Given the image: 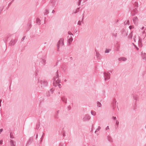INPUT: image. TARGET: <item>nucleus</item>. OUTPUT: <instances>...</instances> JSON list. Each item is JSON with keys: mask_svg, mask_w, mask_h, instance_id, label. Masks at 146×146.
Instances as JSON below:
<instances>
[{"mask_svg": "<svg viewBox=\"0 0 146 146\" xmlns=\"http://www.w3.org/2000/svg\"><path fill=\"white\" fill-rule=\"evenodd\" d=\"M56 76L54 77L53 79V86L55 87H56L57 86H58L60 88H61L62 86L60 83V81L59 80L58 78L59 75L58 74V70H57L56 72Z\"/></svg>", "mask_w": 146, "mask_h": 146, "instance_id": "obj_1", "label": "nucleus"}, {"mask_svg": "<svg viewBox=\"0 0 146 146\" xmlns=\"http://www.w3.org/2000/svg\"><path fill=\"white\" fill-rule=\"evenodd\" d=\"M137 37V34L136 33L133 32V31H131V33L129 35L128 38L130 39L133 38L134 42H136V37Z\"/></svg>", "mask_w": 146, "mask_h": 146, "instance_id": "obj_2", "label": "nucleus"}, {"mask_svg": "<svg viewBox=\"0 0 146 146\" xmlns=\"http://www.w3.org/2000/svg\"><path fill=\"white\" fill-rule=\"evenodd\" d=\"M58 94L59 95H60V96H61V99L62 101L64 102L65 104H66L67 103V99L66 97L64 96V92H58Z\"/></svg>", "mask_w": 146, "mask_h": 146, "instance_id": "obj_3", "label": "nucleus"}, {"mask_svg": "<svg viewBox=\"0 0 146 146\" xmlns=\"http://www.w3.org/2000/svg\"><path fill=\"white\" fill-rule=\"evenodd\" d=\"M40 83L41 84V87L43 88L47 86L48 85V82L46 80H41Z\"/></svg>", "mask_w": 146, "mask_h": 146, "instance_id": "obj_4", "label": "nucleus"}, {"mask_svg": "<svg viewBox=\"0 0 146 146\" xmlns=\"http://www.w3.org/2000/svg\"><path fill=\"white\" fill-rule=\"evenodd\" d=\"M110 72H104V80L105 81L108 80L110 78Z\"/></svg>", "mask_w": 146, "mask_h": 146, "instance_id": "obj_5", "label": "nucleus"}, {"mask_svg": "<svg viewBox=\"0 0 146 146\" xmlns=\"http://www.w3.org/2000/svg\"><path fill=\"white\" fill-rule=\"evenodd\" d=\"M46 57L45 56L42 57L41 59V60L40 61V64H41V66H43L46 64Z\"/></svg>", "mask_w": 146, "mask_h": 146, "instance_id": "obj_6", "label": "nucleus"}, {"mask_svg": "<svg viewBox=\"0 0 146 146\" xmlns=\"http://www.w3.org/2000/svg\"><path fill=\"white\" fill-rule=\"evenodd\" d=\"M91 118V117L88 114L85 115L83 118L82 120L84 121H88Z\"/></svg>", "mask_w": 146, "mask_h": 146, "instance_id": "obj_7", "label": "nucleus"}, {"mask_svg": "<svg viewBox=\"0 0 146 146\" xmlns=\"http://www.w3.org/2000/svg\"><path fill=\"white\" fill-rule=\"evenodd\" d=\"M17 41V38H15V39H12L9 43V45L10 46L14 45Z\"/></svg>", "mask_w": 146, "mask_h": 146, "instance_id": "obj_8", "label": "nucleus"}, {"mask_svg": "<svg viewBox=\"0 0 146 146\" xmlns=\"http://www.w3.org/2000/svg\"><path fill=\"white\" fill-rule=\"evenodd\" d=\"M33 137H30L27 141V143L26 144V146H29V145H30L33 141Z\"/></svg>", "mask_w": 146, "mask_h": 146, "instance_id": "obj_9", "label": "nucleus"}, {"mask_svg": "<svg viewBox=\"0 0 146 146\" xmlns=\"http://www.w3.org/2000/svg\"><path fill=\"white\" fill-rule=\"evenodd\" d=\"M57 44L61 46L64 45V38H60L58 41Z\"/></svg>", "mask_w": 146, "mask_h": 146, "instance_id": "obj_10", "label": "nucleus"}, {"mask_svg": "<svg viewBox=\"0 0 146 146\" xmlns=\"http://www.w3.org/2000/svg\"><path fill=\"white\" fill-rule=\"evenodd\" d=\"M132 20L133 23L135 25H137L138 24L139 20L137 17L136 16L133 17Z\"/></svg>", "mask_w": 146, "mask_h": 146, "instance_id": "obj_11", "label": "nucleus"}, {"mask_svg": "<svg viewBox=\"0 0 146 146\" xmlns=\"http://www.w3.org/2000/svg\"><path fill=\"white\" fill-rule=\"evenodd\" d=\"M138 10L137 8H135L133 10L132 12V16H135L136 14H137L138 13Z\"/></svg>", "mask_w": 146, "mask_h": 146, "instance_id": "obj_12", "label": "nucleus"}, {"mask_svg": "<svg viewBox=\"0 0 146 146\" xmlns=\"http://www.w3.org/2000/svg\"><path fill=\"white\" fill-rule=\"evenodd\" d=\"M68 42L69 45H70L71 43L73 40V38L72 36V35L70 36H68Z\"/></svg>", "mask_w": 146, "mask_h": 146, "instance_id": "obj_13", "label": "nucleus"}, {"mask_svg": "<svg viewBox=\"0 0 146 146\" xmlns=\"http://www.w3.org/2000/svg\"><path fill=\"white\" fill-rule=\"evenodd\" d=\"M141 56L142 59L143 60H146V53L142 52L141 53Z\"/></svg>", "mask_w": 146, "mask_h": 146, "instance_id": "obj_14", "label": "nucleus"}, {"mask_svg": "<svg viewBox=\"0 0 146 146\" xmlns=\"http://www.w3.org/2000/svg\"><path fill=\"white\" fill-rule=\"evenodd\" d=\"M59 110H58L55 113L54 115V117L55 119H58L59 118Z\"/></svg>", "mask_w": 146, "mask_h": 146, "instance_id": "obj_15", "label": "nucleus"}, {"mask_svg": "<svg viewBox=\"0 0 146 146\" xmlns=\"http://www.w3.org/2000/svg\"><path fill=\"white\" fill-rule=\"evenodd\" d=\"M116 102L117 101H116V100L115 99H114L113 100V102L111 103L112 106L114 108L116 107Z\"/></svg>", "mask_w": 146, "mask_h": 146, "instance_id": "obj_16", "label": "nucleus"}, {"mask_svg": "<svg viewBox=\"0 0 146 146\" xmlns=\"http://www.w3.org/2000/svg\"><path fill=\"white\" fill-rule=\"evenodd\" d=\"M121 33L125 36H127L128 35V32L126 31V29H124L122 30Z\"/></svg>", "mask_w": 146, "mask_h": 146, "instance_id": "obj_17", "label": "nucleus"}, {"mask_svg": "<svg viewBox=\"0 0 146 146\" xmlns=\"http://www.w3.org/2000/svg\"><path fill=\"white\" fill-rule=\"evenodd\" d=\"M10 146H15L16 145L15 142L13 140L11 139L10 141Z\"/></svg>", "mask_w": 146, "mask_h": 146, "instance_id": "obj_18", "label": "nucleus"}, {"mask_svg": "<svg viewBox=\"0 0 146 146\" xmlns=\"http://www.w3.org/2000/svg\"><path fill=\"white\" fill-rule=\"evenodd\" d=\"M96 56L98 60H101V56L100 54L98 52H96Z\"/></svg>", "mask_w": 146, "mask_h": 146, "instance_id": "obj_19", "label": "nucleus"}, {"mask_svg": "<svg viewBox=\"0 0 146 146\" xmlns=\"http://www.w3.org/2000/svg\"><path fill=\"white\" fill-rule=\"evenodd\" d=\"M119 61L121 62L122 61H125L127 60V59L124 57H121L118 59Z\"/></svg>", "mask_w": 146, "mask_h": 146, "instance_id": "obj_20", "label": "nucleus"}, {"mask_svg": "<svg viewBox=\"0 0 146 146\" xmlns=\"http://www.w3.org/2000/svg\"><path fill=\"white\" fill-rule=\"evenodd\" d=\"M107 138L110 142L111 143L113 142V139L110 136L108 135L107 137Z\"/></svg>", "mask_w": 146, "mask_h": 146, "instance_id": "obj_21", "label": "nucleus"}, {"mask_svg": "<svg viewBox=\"0 0 146 146\" xmlns=\"http://www.w3.org/2000/svg\"><path fill=\"white\" fill-rule=\"evenodd\" d=\"M138 95L136 94H134L133 95V98L134 100L135 101H138L139 100V98Z\"/></svg>", "mask_w": 146, "mask_h": 146, "instance_id": "obj_22", "label": "nucleus"}, {"mask_svg": "<svg viewBox=\"0 0 146 146\" xmlns=\"http://www.w3.org/2000/svg\"><path fill=\"white\" fill-rule=\"evenodd\" d=\"M61 68L63 71L65 72L67 70V66L66 65H62V66Z\"/></svg>", "mask_w": 146, "mask_h": 146, "instance_id": "obj_23", "label": "nucleus"}, {"mask_svg": "<svg viewBox=\"0 0 146 146\" xmlns=\"http://www.w3.org/2000/svg\"><path fill=\"white\" fill-rule=\"evenodd\" d=\"M56 0H50V3L52 6H54L56 4Z\"/></svg>", "mask_w": 146, "mask_h": 146, "instance_id": "obj_24", "label": "nucleus"}, {"mask_svg": "<svg viewBox=\"0 0 146 146\" xmlns=\"http://www.w3.org/2000/svg\"><path fill=\"white\" fill-rule=\"evenodd\" d=\"M49 10L47 9H46L45 10L44 12V15H47L49 13Z\"/></svg>", "mask_w": 146, "mask_h": 146, "instance_id": "obj_25", "label": "nucleus"}, {"mask_svg": "<svg viewBox=\"0 0 146 146\" xmlns=\"http://www.w3.org/2000/svg\"><path fill=\"white\" fill-rule=\"evenodd\" d=\"M112 35L113 36L116 37L117 35V32L114 31L112 33Z\"/></svg>", "mask_w": 146, "mask_h": 146, "instance_id": "obj_26", "label": "nucleus"}, {"mask_svg": "<svg viewBox=\"0 0 146 146\" xmlns=\"http://www.w3.org/2000/svg\"><path fill=\"white\" fill-rule=\"evenodd\" d=\"M84 14H83V17H82V21H79L78 23V25H81V23L83 21V19H84Z\"/></svg>", "mask_w": 146, "mask_h": 146, "instance_id": "obj_27", "label": "nucleus"}, {"mask_svg": "<svg viewBox=\"0 0 146 146\" xmlns=\"http://www.w3.org/2000/svg\"><path fill=\"white\" fill-rule=\"evenodd\" d=\"M133 6L137 8L138 7V3L137 1H135L133 4Z\"/></svg>", "mask_w": 146, "mask_h": 146, "instance_id": "obj_28", "label": "nucleus"}, {"mask_svg": "<svg viewBox=\"0 0 146 146\" xmlns=\"http://www.w3.org/2000/svg\"><path fill=\"white\" fill-rule=\"evenodd\" d=\"M36 23L38 25L40 24V20L38 18H37L36 19Z\"/></svg>", "mask_w": 146, "mask_h": 146, "instance_id": "obj_29", "label": "nucleus"}, {"mask_svg": "<svg viewBox=\"0 0 146 146\" xmlns=\"http://www.w3.org/2000/svg\"><path fill=\"white\" fill-rule=\"evenodd\" d=\"M111 51V49L110 48H106L105 51V53H108Z\"/></svg>", "mask_w": 146, "mask_h": 146, "instance_id": "obj_30", "label": "nucleus"}, {"mask_svg": "<svg viewBox=\"0 0 146 146\" xmlns=\"http://www.w3.org/2000/svg\"><path fill=\"white\" fill-rule=\"evenodd\" d=\"M40 123L39 122H38V123H37L36 126V129L38 130L39 128L40 127Z\"/></svg>", "mask_w": 146, "mask_h": 146, "instance_id": "obj_31", "label": "nucleus"}, {"mask_svg": "<svg viewBox=\"0 0 146 146\" xmlns=\"http://www.w3.org/2000/svg\"><path fill=\"white\" fill-rule=\"evenodd\" d=\"M54 90V89L53 88H52L51 89L50 91H48V92H50V94H52L53 93Z\"/></svg>", "mask_w": 146, "mask_h": 146, "instance_id": "obj_32", "label": "nucleus"}, {"mask_svg": "<svg viewBox=\"0 0 146 146\" xmlns=\"http://www.w3.org/2000/svg\"><path fill=\"white\" fill-rule=\"evenodd\" d=\"M97 107H102V105L101 104L100 102H99L98 101L97 102Z\"/></svg>", "mask_w": 146, "mask_h": 146, "instance_id": "obj_33", "label": "nucleus"}, {"mask_svg": "<svg viewBox=\"0 0 146 146\" xmlns=\"http://www.w3.org/2000/svg\"><path fill=\"white\" fill-rule=\"evenodd\" d=\"M91 113L92 115L93 116H95L96 115V112L95 111H94L93 110H92L91 111Z\"/></svg>", "mask_w": 146, "mask_h": 146, "instance_id": "obj_34", "label": "nucleus"}, {"mask_svg": "<svg viewBox=\"0 0 146 146\" xmlns=\"http://www.w3.org/2000/svg\"><path fill=\"white\" fill-rule=\"evenodd\" d=\"M50 92H48V91L45 94V96L47 97H49L50 96Z\"/></svg>", "mask_w": 146, "mask_h": 146, "instance_id": "obj_35", "label": "nucleus"}, {"mask_svg": "<svg viewBox=\"0 0 146 146\" xmlns=\"http://www.w3.org/2000/svg\"><path fill=\"white\" fill-rule=\"evenodd\" d=\"M32 26L31 23V22L30 21L27 24V27H29L31 28Z\"/></svg>", "mask_w": 146, "mask_h": 146, "instance_id": "obj_36", "label": "nucleus"}, {"mask_svg": "<svg viewBox=\"0 0 146 146\" xmlns=\"http://www.w3.org/2000/svg\"><path fill=\"white\" fill-rule=\"evenodd\" d=\"M101 127L100 126H99L98 127V128L96 129V130L95 131V133H96V132L99 131V130H100L101 129Z\"/></svg>", "mask_w": 146, "mask_h": 146, "instance_id": "obj_37", "label": "nucleus"}, {"mask_svg": "<svg viewBox=\"0 0 146 146\" xmlns=\"http://www.w3.org/2000/svg\"><path fill=\"white\" fill-rule=\"evenodd\" d=\"M120 47V45L118 44L116 46V51H118L119 50Z\"/></svg>", "mask_w": 146, "mask_h": 146, "instance_id": "obj_38", "label": "nucleus"}, {"mask_svg": "<svg viewBox=\"0 0 146 146\" xmlns=\"http://www.w3.org/2000/svg\"><path fill=\"white\" fill-rule=\"evenodd\" d=\"M125 22H125V24H127L128 25H130V23L129 20H127L126 21V23H125Z\"/></svg>", "mask_w": 146, "mask_h": 146, "instance_id": "obj_39", "label": "nucleus"}, {"mask_svg": "<svg viewBox=\"0 0 146 146\" xmlns=\"http://www.w3.org/2000/svg\"><path fill=\"white\" fill-rule=\"evenodd\" d=\"M129 28L131 30L132 29H134V27L133 25H130L129 26Z\"/></svg>", "mask_w": 146, "mask_h": 146, "instance_id": "obj_40", "label": "nucleus"}, {"mask_svg": "<svg viewBox=\"0 0 146 146\" xmlns=\"http://www.w3.org/2000/svg\"><path fill=\"white\" fill-rule=\"evenodd\" d=\"M68 35H70V36L72 35V36H73V34L70 31L68 32Z\"/></svg>", "mask_w": 146, "mask_h": 146, "instance_id": "obj_41", "label": "nucleus"}, {"mask_svg": "<svg viewBox=\"0 0 146 146\" xmlns=\"http://www.w3.org/2000/svg\"><path fill=\"white\" fill-rule=\"evenodd\" d=\"M10 137L11 139H13L14 138V136L11 133H10Z\"/></svg>", "mask_w": 146, "mask_h": 146, "instance_id": "obj_42", "label": "nucleus"}, {"mask_svg": "<svg viewBox=\"0 0 146 146\" xmlns=\"http://www.w3.org/2000/svg\"><path fill=\"white\" fill-rule=\"evenodd\" d=\"M44 134V133H43V135L41 136V137L40 138V142H41L42 141L43 139V135Z\"/></svg>", "mask_w": 146, "mask_h": 146, "instance_id": "obj_43", "label": "nucleus"}, {"mask_svg": "<svg viewBox=\"0 0 146 146\" xmlns=\"http://www.w3.org/2000/svg\"><path fill=\"white\" fill-rule=\"evenodd\" d=\"M60 45H59L57 44V51H59V48H60Z\"/></svg>", "mask_w": 146, "mask_h": 146, "instance_id": "obj_44", "label": "nucleus"}, {"mask_svg": "<svg viewBox=\"0 0 146 146\" xmlns=\"http://www.w3.org/2000/svg\"><path fill=\"white\" fill-rule=\"evenodd\" d=\"M80 9V7H79V8H78L76 9V11L75 12V13H77L79 11Z\"/></svg>", "mask_w": 146, "mask_h": 146, "instance_id": "obj_45", "label": "nucleus"}, {"mask_svg": "<svg viewBox=\"0 0 146 146\" xmlns=\"http://www.w3.org/2000/svg\"><path fill=\"white\" fill-rule=\"evenodd\" d=\"M115 124L117 125H118L119 124V122L117 120H116L115 122Z\"/></svg>", "mask_w": 146, "mask_h": 146, "instance_id": "obj_46", "label": "nucleus"}, {"mask_svg": "<svg viewBox=\"0 0 146 146\" xmlns=\"http://www.w3.org/2000/svg\"><path fill=\"white\" fill-rule=\"evenodd\" d=\"M25 36H23V37L22 38V39H21V41H23L25 39Z\"/></svg>", "mask_w": 146, "mask_h": 146, "instance_id": "obj_47", "label": "nucleus"}, {"mask_svg": "<svg viewBox=\"0 0 146 146\" xmlns=\"http://www.w3.org/2000/svg\"><path fill=\"white\" fill-rule=\"evenodd\" d=\"M31 28L28 27L26 30V32L28 31Z\"/></svg>", "mask_w": 146, "mask_h": 146, "instance_id": "obj_48", "label": "nucleus"}, {"mask_svg": "<svg viewBox=\"0 0 146 146\" xmlns=\"http://www.w3.org/2000/svg\"><path fill=\"white\" fill-rule=\"evenodd\" d=\"M146 33V29H145L143 32V34Z\"/></svg>", "mask_w": 146, "mask_h": 146, "instance_id": "obj_49", "label": "nucleus"}, {"mask_svg": "<svg viewBox=\"0 0 146 146\" xmlns=\"http://www.w3.org/2000/svg\"><path fill=\"white\" fill-rule=\"evenodd\" d=\"M81 2V0H79V2H78V5H80Z\"/></svg>", "mask_w": 146, "mask_h": 146, "instance_id": "obj_50", "label": "nucleus"}, {"mask_svg": "<svg viewBox=\"0 0 146 146\" xmlns=\"http://www.w3.org/2000/svg\"><path fill=\"white\" fill-rule=\"evenodd\" d=\"M109 129V126H107V127H106V130H108Z\"/></svg>", "mask_w": 146, "mask_h": 146, "instance_id": "obj_51", "label": "nucleus"}, {"mask_svg": "<svg viewBox=\"0 0 146 146\" xmlns=\"http://www.w3.org/2000/svg\"><path fill=\"white\" fill-rule=\"evenodd\" d=\"M67 108H68V110H70L71 109V107H70V105L68 106Z\"/></svg>", "mask_w": 146, "mask_h": 146, "instance_id": "obj_52", "label": "nucleus"}, {"mask_svg": "<svg viewBox=\"0 0 146 146\" xmlns=\"http://www.w3.org/2000/svg\"><path fill=\"white\" fill-rule=\"evenodd\" d=\"M12 3V2H11L9 3L8 5V8H9V7L11 5Z\"/></svg>", "mask_w": 146, "mask_h": 146, "instance_id": "obj_53", "label": "nucleus"}, {"mask_svg": "<svg viewBox=\"0 0 146 146\" xmlns=\"http://www.w3.org/2000/svg\"><path fill=\"white\" fill-rule=\"evenodd\" d=\"M112 118L114 120H115L116 119V117L113 116L112 117Z\"/></svg>", "mask_w": 146, "mask_h": 146, "instance_id": "obj_54", "label": "nucleus"}, {"mask_svg": "<svg viewBox=\"0 0 146 146\" xmlns=\"http://www.w3.org/2000/svg\"><path fill=\"white\" fill-rule=\"evenodd\" d=\"M118 125H117L115 127V129L116 130H117L118 129Z\"/></svg>", "mask_w": 146, "mask_h": 146, "instance_id": "obj_55", "label": "nucleus"}, {"mask_svg": "<svg viewBox=\"0 0 146 146\" xmlns=\"http://www.w3.org/2000/svg\"><path fill=\"white\" fill-rule=\"evenodd\" d=\"M3 140H0V144H2V143H3Z\"/></svg>", "mask_w": 146, "mask_h": 146, "instance_id": "obj_56", "label": "nucleus"}, {"mask_svg": "<svg viewBox=\"0 0 146 146\" xmlns=\"http://www.w3.org/2000/svg\"><path fill=\"white\" fill-rule=\"evenodd\" d=\"M3 129H0V133L3 131Z\"/></svg>", "mask_w": 146, "mask_h": 146, "instance_id": "obj_57", "label": "nucleus"}, {"mask_svg": "<svg viewBox=\"0 0 146 146\" xmlns=\"http://www.w3.org/2000/svg\"><path fill=\"white\" fill-rule=\"evenodd\" d=\"M38 134L36 133V139H37L38 138Z\"/></svg>", "mask_w": 146, "mask_h": 146, "instance_id": "obj_58", "label": "nucleus"}, {"mask_svg": "<svg viewBox=\"0 0 146 146\" xmlns=\"http://www.w3.org/2000/svg\"><path fill=\"white\" fill-rule=\"evenodd\" d=\"M72 57H70V58H69V60H72Z\"/></svg>", "mask_w": 146, "mask_h": 146, "instance_id": "obj_59", "label": "nucleus"}, {"mask_svg": "<svg viewBox=\"0 0 146 146\" xmlns=\"http://www.w3.org/2000/svg\"><path fill=\"white\" fill-rule=\"evenodd\" d=\"M55 12V11H54V10H53L52 13H54Z\"/></svg>", "mask_w": 146, "mask_h": 146, "instance_id": "obj_60", "label": "nucleus"}, {"mask_svg": "<svg viewBox=\"0 0 146 146\" xmlns=\"http://www.w3.org/2000/svg\"><path fill=\"white\" fill-rule=\"evenodd\" d=\"M145 29V27H142L141 28V29L142 30H143L144 29Z\"/></svg>", "mask_w": 146, "mask_h": 146, "instance_id": "obj_61", "label": "nucleus"}, {"mask_svg": "<svg viewBox=\"0 0 146 146\" xmlns=\"http://www.w3.org/2000/svg\"><path fill=\"white\" fill-rule=\"evenodd\" d=\"M132 44L134 46V47H135L136 46L133 43H132Z\"/></svg>", "mask_w": 146, "mask_h": 146, "instance_id": "obj_62", "label": "nucleus"}, {"mask_svg": "<svg viewBox=\"0 0 146 146\" xmlns=\"http://www.w3.org/2000/svg\"><path fill=\"white\" fill-rule=\"evenodd\" d=\"M135 48H136V49L137 50H139V48L137 46L135 47Z\"/></svg>", "mask_w": 146, "mask_h": 146, "instance_id": "obj_63", "label": "nucleus"}, {"mask_svg": "<svg viewBox=\"0 0 146 146\" xmlns=\"http://www.w3.org/2000/svg\"><path fill=\"white\" fill-rule=\"evenodd\" d=\"M112 71H113V70H110V71H109L108 72H110L111 73Z\"/></svg>", "mask_w": 146, "mask_h": 146, "instance_id": "obj_64", "label": "nucleus"}]
</instances>
